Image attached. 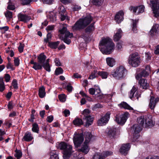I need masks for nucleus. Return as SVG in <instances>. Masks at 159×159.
<instances>
[{
	"instance_id": "obj_23",
	"label": "nucleus",
	"mask_w": 159,
	"mask_h": 159,
	"mask_svg": "<svg viewBox=\"0 0 159 159\" xmlns=\"http://www.w3.org/2000/svg\"><path fill=\"white\" fill-rule=\"evenodd\" d=\"M159 25L158 24H154L149 32V34L152 37L155 35L158 30Z\"/></svg>"
},
{
	"instance_id": "obj_7",
	"label": "nucleus",
	"mask_w": 159,
	"mask_h": 159,
	"mask_svg": "<svg viewBox=\"0 0 159 159\" xmlns=\"http://www.w3.org/2000/svg\"><path fill=\"white\" fill-rule=\"evenodd\" d=\"M126 71L123 66H120L112 70L111 73V75L116 79H119L123 77Z\"/></svg>"
},
{
	"instance_id": "obj_56",
	"label": "nucleus",
	"mask_w": 159,
	"mask_h": 159,
	"mask_svg": "<svg viewBox=\"0 0 159 159\" xmlns=\"http://www.w3.org/2000/svg\"><path fill=\"white\" fill-rule=\"evenodd\" d=\"M7 69H10L12 70H14L15 69L13 65H12L10 62L8 63L7 65Z\"/></svg>"
},
{
	"instance_id": "obj_24",
	"label": "nucleus",
	"mask_w": 159,
	"mask_h": 159,
	"mask_svg": "<svg viewBox=\"0 0 159 159\" xmlns=\"http://www.w3.org/2000/svg\"><path fill=\"white\" fill-rule=\"evenodd\" d=\"M33 139V137L31 133L29 131H27L25 134L22 139V140L26 142H30Z\"/></svg>"
},
{
	"instance_id": "obj_11",
	"label": "nucleus",
	"mask_w": 159,
	"mask_h": 159,
	"mask_svg": "<svg viewBox=\"0 0 159 159\" xmlns=\"http://www.w3.org/2000/svg\"><path fill=\"white\" fill-rule=\"evenodd\" d=\"M128 115V113L125 112L121 114L119 116L116 117L115 120L118 124L120 125H124L127 119Z\"/></svg>"
},
{
	"instance_id": "obj_3",
	"label": "nucleus",
	"mask_w": 159,
	"mask_h": 159,
	"mask_svg": "<svg viewBox=\"0 0 159 159\" xmlns=\"http://www.w3.org/2000/svg\"><path fill=\"white\" fill-rule=\"evenodd\" d=\"M57 147L63 150V157L64 159H68L72 152V146L64 142H61L57 145Z\"/></svg>"
},
{
	"instance_id": "obj_55",
	"label": "nucleus",
	"mask_w": 159,
	"mask_h": 159,
	"mask_svg": "<svg viewBox=\"0 0 159 159\" xmlns=\"http://www.w3.org/2000/svg\"><path fill=\"white\" fill-rule=\"evenodd\" d=\"M59 98L60 101L62 102H64L65 101V95L63 94L59 95Z\"/></svg>"
},
{
	"instance_id": "obj_53",
	"label": "nucleus",
	"mask_w": 159,
	"mask_h": 159,
	"mask_svg": "<svg viewBox=\"0 0 159 159\" xmlns=\"http://www.w3.org/2000/svg\"><path fill=\"white\" fill-rule=\"evenodd\" d=\"M9 29V27L8 26H5L0 27V30H1L2 33H4L7 31Z\"/></svg>"
},
{
	"instance_id": "obj_46",
	"label": "nucleus",
	"mask_w": 159,
	"mask_h": 159,
	"mask_svg": "<svg viewBox=\"0 0 159 159\" xmlns=\"http://www.w3.org/2000/svg\"><path fill=\"white\" fill-rule=\"evenodd\" d=\"M46 95L45 89L43 86L40 87V98H44Z\"/></svg>"
},
{
	"instance_id": "obj_63",
	"label": "nucleus",
	"mask_w": 159,
	"mask_h": 159,
	"mask_svg": "<svg viewBox=\"0 0 159 159\" xmlns=\"http://www.w3.org/2000/svg\"><path fill=\"white\" fill-rule=\"evenodd\" d=\"M96 89H95L94 88H91L89 89V91L90 94L91 95L95 94L96 93Z\"/></svg>"
},
{
	"instance_id": "obj_30",
	"label": "nucleus",
	"mask_w": 159,
	"mask_h": 159,
	"mask_svg": "<svg viewBox=\"0 0 159 159\" xmlns=\"http://www.w3.org/2000/svg\"><path fill=\"white\" fill-rule=\"evenodd\" d=\"M116 129L114 128H111L108 132V134L110 138H114L116 135Z\"/></svg>"
},
{
	"instance_id": "obj_27",
	"label": "nucleus",
	"mask_w": 159,
	"mask_h": 159,
	"mask_svg": "<svg viewBox=\"0 0 159 159\" xmlns=\"http://www.w3.org/2000/svg\"><path fill=\"white\" fill-rule=\"evenodd\" d=\"M122 31L120 29H118L117 32L114 35V40L115 41H118L121 37Z\"/></svg>"
},
{
	"instance_id": "obj_49",
	"label": "nucleus",
	"mask_w": 159,
	"mask_h": 159,
	"mask_svg": "<svg viewBox=\"0 0 159 159\" xmlns=\"http://www.w3.org/2000/svg\"><path fill=\"white\" fill-rule=\"evenodd\" d=\"M68 38H69L68 37H66V36H64V37H62V40H63L65 43L68 44H69L71 42V40L70 39H68Z\"/></svg>"
},
{
	"instance_id": "obj_17",
	"label": "nucleus",
	"mask_w": 159,
	"mask_h": 159,
	"mask_svg": "<svg viewBox=\"0 0 159 159\" xmlns=\"http://www.w3.org/2000/svg\"><path fill=\"white\" fill-rule=\"evenodd\" d=\"M159 101V98H155L153 96H151L149 104V107L151 110H154L157 103Z\"/></svg>"
},
{
	"instance_id": "obj_29",
	"label": "nucleus",
	"mask_w": 159,
	"mask_h": 159,
	"mask_svg": "<svg viewBox=\"0 0 159 159\" xmlns=\"http://www.w3.org/2000/svg\"><path fill=\"white\" fill-rule=\"evenodd\" d=\"M94 23H92L88 26L85 30V32L88 34H89L94 30Z\"/></svg>"
},
{
	"instance_id": "obj_12",
	"label": "nucleus",
	"mask_w": 159,
	"mask_h": 159,
	"mask_svg": "<svg viewBox=\"0 0 159 159\" xmlns=\"http://www.w3.org/2000/svg\"><path fill=\"white\" fill-rule=\"evenodd\" d=\"M110 114V112H107L104 116L102 117L98 120V125L99 126L105 125L109 120Z\"/></svg>"
},
{
	"instance_id": "obj_37",
	"label": "nucleus",
	"mask_w": 159,
	"mask_h": 159,
	"mask_svg": "<svg viewBox=\"0 0 159 159\" xmlns=\"http://www.w3.org/2000/svg\"><path fill=\"white\" fill-rule=\"evenodd\" d=\"M32 130L34 132L38 133L39 131V128L38 124L36 123L32 124Z\"/></svg>"
},
{
	"instance_id": "obj_18",
	"label": "nucleus",
	"mask_w": 159,
	"mask_h": 159,
	"mask_svg": "<svg viewBox=\"0 0 159 159\" xmlns=\"http://www.w3.org/2000/svg\"><path fill=\"white\" fill-rule=\"evenodd\" d=\"M130 148L129 143L123 144L120 148V151L122 154L126 155Z\"/></svg>"
},
{
	"instance_id": "obj_5",
	"label": "nucleus",
	"mask_w": 159,
	"mask_h": 159,
	"mask_svg": "<svg viewBox=\"0 0 159 159\" xmlns=\"http://www.w3.org/2000/svg\"><path fill=\"white\" fill-rule=\"evenodd\" d=\"M140 59L138 53H133L129 56L128 60V63L132 67H136L140 64Z\"/></svg>"
},
{
	"instance_id": "obj_8",
	"label": "nucleus",
	"mask_w": 159,
	"mask_h": 159,
	"mask_svg": "<svg viewBox=\"0 0 159 159\" xmlns=\"http://www.w3.org/2000/svg\"><path fill=\"white\" fill-rule=\"evenodd\" d=\"M90 111L88 109L84 110L82 113V117L84 120L86 121L85 126L89 127L93 123V117L90 116Z\"/></svg>"
},
{
	"instance_id": "obj_45",
	"label": "nucleus",
	"mask_w": 159,
	"mask_h": 159,
	"mask_svg": "<svg viewBox=\"0 0 159 159\" xmlns=\"http://www.w3.org/2000/svg\"><path fill=\"white\" fill-rule=\"evenodd\" d=\"M89 34H88L87 33H82L81 35L82 38L84 39L85 42H87L89 40Z\"/></svg>"
},
{
	"instance_id": "obj_26",
	"label": "nucleus",
	"mask_w": 159,
	"mask_h": 159,
	"mask_svg": "<svg viewBox=\"0 0 159 159\" xmlns=\"http://www.w3.org/2000/svg\"><path fill=\"white\" fill-rule=\"evenodd\" d=\"M141 87L143 89H147L149 86V84L147 82V80L144 79H141L139 81Z\"/></svg>"
},
{
	"instance_id": "obj_44",
	"label": "nucleus",
	"mask_w": 159,
	"mask_h": 159,
	"mask_svg": "<svg viewBox=\"0 0 159 159\" xmlns=\"http://www.w3.org/2000/svg\"><path fill=\"white\" fill-rule=\"evenodd\" d=\"M103 2V0H92L93 4L96 6L101 5Z\"/></svg>"
},
{
	"instance_id": "obj_6",
	"label": "nucleus",
	"mask_w": 159,
	"mask_h": 159,
	"mask_svg": "<svg viewBox=\"0 0 159 159\" xmlns=\"http://www.w3.org/2000/svg\"><path fill=\"white\" fill-rule=\"evenodd\" d=\"M47 57L44 53H40V70L43 67L48 72L51 71V66L49 63V59H46Z\"/></svg>"
},
{
	"instance_id": "obj_35",
	"label": "nucleus",
	"mask_w": 159,
	"mask_h": 159,
	"mask_svg": "<svg viewBox=\"0 0 159 159\" xmlns=\"http://www.w3.org/2000/svg\"><path fill=\"white\" fill-rule=\"evenodd\" d=\"M49 16L51 21L54 22L57 20L56 13L54 12H51L49 13Z\"/></svg>"
},
{
	"instance_id": "obj_54",
	"label": "nucleus",
	"mask_w": 159,
	"mask_h": 159,
	"mask_svg": "<svg viewBox=\"0 0 159 159\" xmlns=\"http://www.w3.org/2000/svg\"><path fill=\"white\" fill-rule=\"evenodd\" d=\"M123 43V42L121 41L118 42L116 47L118 50H120L122 48V47Z\"/></svg>"
},
{
	"instance_id": "obj_28",
	"label": "nucleus",
	"mask_w": 159,
	"mask_h": 159,
	"mask_svg": "<svg viewBox=\"0 0 159 159\" xmlns=\"http://www.w3.org/2000/svg\"><path fill=\"white\" fill-rule=\"evenodd\" d=\"M118 106L121 108H123L125 109L132 110H133V108L131 107L126 102H122L118 105Z\"/></svg>"
},
{
	"instance_id": "obj_50",
	"label": "nucleus",
	"mask_w": 159,
	"mask_h": 159,
	"mask_svg": "<svg viewBox=\"0 0 159 159\" xmlns=\"http://www.w3.org/2000/svg\"><path fill=\"white\" fill-rule=\"evenodd\" d=\"M63 72L62 69L60 67L57 68L55 71V74L57 75L62 74Z\"/></svg>"
},
{
	"instance_id": "obj_2",
	"label": "nucleus",
	"mask_w": 159,
	"mask_h": 159,
	"mask_svg": "<svg viewBox=\"0 0 159 159\" xmlns=\"http://www.w3.org/2000/svg\"><path fill=\"white\" fill-rule=\"evenodd\" d=\"M93 18L90 15L80 19L75 24L72 26V29L74 31L80 30L85 28L92 20Z\"/></svg>"
},
{
	"instance_id": "obj_51",
	"label": "nucleus",
	"mask_w": 159,
	"mask_h": 159,
	"mask_svg": "<svg viewBox=\"0 0 159 159\" xmlns=\"http://www.w3.org/2000/svg\"><path fill=\"white\" fill-rule=\"evenodd\" d=\"M33 0H20L21 3L23 5H27L29 4Z\"/></svg>"
},
{
	"instance_id": "obj_20",
	"label": "nucleus",
	"mask_w": 159,
	"mask_h": 159,
	"mask_svg": "<svg viewBox=\"0 0 159 159\" xmlns=\"http://www.w3.org/2000/svg\"><path fill=\"white\" fill-rule=\"evenodd\" d=\"M144 9V6L143 5L136 7H131V10L133 11V12L136 13L137 14L143 12Z\"/></svg>"
},
{
	"instance_id": "obj_33",
	"label": "nucleus",
	"mask_w": 159,
	"mask_h": 159,
	"mask_svg": "<svg viewBox=\"0 0 159 159\" xmlns=\"http://www.w3.org/2000/svg\"><path fill=\"white\" fill-rule=\"evenodd\" d=\"M106 61L107 64L111 67H112L115 64V61L112 58H106Z\"/></svg>"
},
{
	"instance_id": "obj_61",
	"label": "nucleus",
	"mask_w": 159,
	"mask_h": 159,
	"mask_svg": "<svg viewBox=\"0 0 159 159\" xmlns=\"http://www.w3.org/2000/svg\"><path fill=\"white\" fill-rule=\"evenodd\" d=\"M14 65L16 66H18L19 65V59L18 58H14Z\"/></svg>"
},
{
	"instance_id": "obj_41",
	"label": "nucleus",
	"mask_w": 159,
	"mask_h": 159,
	"mask_svg": "<svg viewBox=\"0 0 159 159\" xmlns=\"http://www.w3.org/2000/svg\"><path fill=\"white\" fill-rule=\"evenodd\" d=\"M5 88L3 78H0V91L3 92Z\"/></svg>"
},
{
	"instance_id": "obj_1",
	"label": "nucleus",
	"mask_w": 159,
	"mask_h": 159,
	"mask_svg": "<svg viewBox=\"0 0 159 159\" xmlns=\"http://www.w3.org/2000/svg\"><path fill=\"white\" fill-rule=\"evenodd\" d=\"M114 44L109 38L103 39L100 43L99 48L103 54H110L114 50Z\"/></svg>"
},
{
	"instance_id": "obj_40",
	"label": "nucleus",
	"mask_w": 159,
	"mask_h": 159,
	"mask_svg": "<svg viewBox=\"0 0 159 159\" xmlns=\"http://www.w3.org/2000/svg\"><path fill=\"white\" fill-rule=\"evenodd\" d=\"M15 152L16 153L14 154V156L17 158V159H19L22 157V153L20 150L16 149Z\"/></svg>"
},
{
	"instance_id": "obj_43",
	"label": "nucleus",
	"mask_w": 159,
	"mask_h": 159,
	"mask_svg": "<svg viewBox=\"0 0 159 159\" xmlns=\"http://www.w3.org/2000/svg\"><path fill=\"white\" fill-rule=\"evenodd\" d=\"M5 15L7 20H9L12 18V12L8 11L5 13Z\"/></svg>"
},
{
	"instance_id": "obj_25",
	"label": "nucleus",
	"mask_w": 159,
	"mask_h": 159,
	"mask_svg": "<svg viewBox=\"0 0 159 159\" xmlns=\"http://www.w3.org/2000/svg\"><path fill=\"white\" fill-rule=\"evenodd\" d=\"M89 150V147L88 146V143L84 142L80 149H78L79 152H81L85 154H87Z\"/></svg>"
},
{
	"instance_id": "obj_64",
	"label": "nucleus",
	"mask_w": 159,
	"mask_h": 159,
	"mask_svg": "<svg viewBox=\"0 0 159 159\" xmlns=\"http://www.w3.org/2000/svg\"><path fill=\"white\" fill-rule=\"evenodd\" d=\"M145 159H159L158 156H148Z\"/></svg>"
},
{
	"instance_id": "obj_62",
	"label": "nucleus",
	"mask_w": 159,
	"mask_h": 159,
	"mask_svg": "<svg viewBox=\"0 0 159 159\" xmlns=\"http://www.w3.org/2000/svg\"><path fill=\"white\" fill-rule=\"evenodd\" d=\"M102 106L99 103H97L95 104L93 107V110H94L97 108H102Z\"/></svg>"
},
{
	"instance_id": "obj_32",
	"label": "nucleus",
	"mask_w": 159,
	"mask_h": 159,
	"mask_svg": "<svg viewBox=\"0 0 159 159\" xmlns=\"http://www.w3.org/2000/svg\"><path fill=\"white\" fill-rule=\"evenodd\" d=\"M50 159H59V157L57 151H52L50 153Z\"/></svg>"
},
{
	"instance_id": "obj_19",
	"label": "nucleus",
	"mask_w": 159,
	"mask_h": 159,
	"mask_svg": "<svg viewBox=\"0 0 159 159\" xmlns=\"http://www.w3.org/2000/svg\"><path fill=\"white\" fill-rule=\"evenodd\" d=\"M59 31L61 34H65V36H66V37H68L70 38L73 37L72 33H70L68 31L66 27L64 25L63 26L62 28L59 30Z\"/></svg>"
},
{
	"instance_id": "obj_60",
	"label": "nucleus",
	"mask_w": 159,
	"mask_h": 159,
	"mask_svg": "<svg viewBox=\"0 0 159 159\" xmlns=\"http://www.w3.org/2000/svg\"><path fill=\"white\" fill-rule=\"evenodd\" d=\"M44 3L51 4L53 3L54 0H42Z\"/></svg>"
},
{
	"instance_id": "obj_13",
	"label": "nucleus",
	"mask_w": 159,
	"mask_h": 159,
	"mask_svg": "<svg viewBox=\"0 0 159 159\" xmlns=\"http://www.w3.org/2000/svg\"><path fill=\"white\" fill-rule=\"evenodd\" d=\"M84 138L83 134H77L74 137L73 141L75 146H79L83 141Z\"/></svg>"
},
{
	"instance_id": "obj_36",
	"label": "nucleus",
	"mask_w": 159,
	"mask_h": 159,
	"mask_svg": "<svg viewBox=\"0 0 159 159\" xmlns=\"http://www.w3.org/2000/svg\"><path fill=\"white\" fill-rule=\"evenodd\" d=\"M30 63L33 65L32 68L35 70L40 69V63L34 62L33 60L31 61Z\"/></svg>"
},
{
	"instance_id": "obj_38",
	"label": "nucleus",
	"mask_w": 159,
	"mask_h": 159,
	"mask_svg": "<svg viewBox=\"0 0 159 159\" xmlns=\"http://www.w3.org/2000/svg\"><path fill=\"white\" fill-rule=\"evenodd\" d=\"M138 22V20H133L132 30L133 32L135 33H137V25Z\"/></svg>"
},
{
	"instance_id": "obj_59",
	"label": "nucleus",
	"mask_w": 159,
	"mask_h": 159,
	"mask_svg": "<svg viewBox=\"0 0 159 159\" xmlns=\"http://www.w3.org/2000/svg\"><path fill=\"white\" fill-rule=\"evenodd\" d=\"M10 76L9 74H6L5 75L4 78L6 82H8L10 80Z\"/></svg>"
},
{
	"instance_id": "obj_47",
	"label": "nucleus",
	"mask_w": 159,
	"mask_h": 159,
	"mask_svg": "<svg viewBox=\"0 0 159 159\" xmlns=\"http://www.w3.org/2000/svg\"><path fill=\"white\" fill-rule=\"evenodd\" d=\"M8 4V5L7 8L8 9L13 10L15 9V6L14 5L12 4V3L11 2V0H9Z\"/></svg>"
},
{
	"instance_id": "obj_10",
	"label": "nucleus",
	"mask_w": 159,
	"mask_h": 159,
	"mask_svg": "<svg viewBox=\"0 0 159 159\" xmlns=\"http://www.w3.org/2000/svg\"><path fill=\"white\" fill-rule=\"evenodd\" d=\"M150 5L153 11L154 16L157 17L159 16V2L151 0Z\"/></svg>"
},
{
	"instance_id": "obj_58",
	"label": "nucleus",
	"mask_w": 159,
	"mask_h": 159,
	"mask_svg": "<svg viewBox=\"0 0 159 159\" xmlns=\"http://www.w3.org/2000/svg\"><path fill=\"white\" fill-rule=\"evenodd\" d=\"M52 37V35L51 33H48L47 35V38L44 39V41L46 42H48Z\"/></svg>"
},
{
	"instance_id": "obj_57",
	"label": "nucleus",
	"mask_w": 159,
	"mask_h": 159,
	"mask_svg": "<svg viewBox=\"0 0 159 159\" xmlns=\"http://www.w3.org/2000/svg\"><path fill=\"white\" fill-rule=\"evenodd\" d=\"M97 71L94 70L93 72L91 75L89 77V79H93L95 78L96 77V75H95V74L97 73Z\"/></svg>"
},
{
	"instance_id": "obj_48",
	"label": "nucleus",
	"mask_w": 159,
	"mask_h": 159,
	"mask_svg": "<svg viewBox=\"0 0 159 159\" xmlns=\"http://www.w3.org/2000/svg\"><path fill=\"white\" fill-rule=\"evenodd\" d=\"M113 152L111 151H106L102 153L101 155L104 157H106L112 154Z\"/></svg>"
},
{
	"instance_id": "obj_34",
	"label": "nucleus",
	"mask_w": 159,
	"mask_h": 159,
	"mask_svg": "<svg viewBox=\"0 0 159 159\" xmlns=\"http://www.w3.org/2000/svg\"><path fill=\"white\" fill-rule=\"evenodd\" d=\"M63 8L62 11L60 12L59 14L60 15V18L61 20L63 21L65 19H68V17L67 16L64 15V12H65V10L64 9V7L62 6L61 7V9Z\"/></svg>"
},
{
	"instance_id": "obj_22",
	"label": "nucleus",
	"mask_w": 159,
	"mask_h": 159,
	"mask_svg": "<svg viewBox=\"0 0 159 159\" xmlns=\"http://www.w3.org/2000/svg\"><path fill=\"white\" fill-rule=\"evenodd\" d=\"M123 15V12L121 11L116 13L115 16V20L117 23H119L123 20L124 19Z\"/></svg>"
},
{
	"instance_id": "obj_52",
	"label": "nucleus",
	"mask_w": 159,
	"mask_h": 159,
	"mask_svg": "<svg viewBox=\"0 0 159 159\" xmlns=\"http://www.w3.org/2000/svg\"><path fill=\"white\" fill-rule=\"evenodd\" d=\"M12 85L13 86V88L15 89H17L18 88L17 86V81L16 79H14L13 80L12 82Z\"/></svg>"
},
{
	"instance_id": "obj_39",
	"label": "nucleus",
	"mask_w": 159,
	"mask_h": 159,
	"mask_svg": "<svg viewBox=\"0 0 159 159\" xmlns=\"http://www.w3.org/2000/svg\"><path fill=\"white\" fill-rule=\"evenodd\" d=\"M98 74L102 79H106L108 74L107 72L105 71H99Z\"/></svg>"
},
{
	"instance_id": "obj_14",
	"label": "nucleus",
	"mask_w": 159,
	"mask_h": 159,
	"mask_svg": "<svg viewBox=\"0 0 159 159\" xmlns=\"http://www.w3.org/2000/svg\"><path fill=\"white\" fill-rule=\"evenodd\" d=\"M146 69H143L141 71L139 74H138L135 77L136 79L139 80L140 78L142 77H145L148 76L150 72V67L148 65L146 66Z\"/></svg>"
},
{
	"instance_id": "obj_21",
	"label": "nucleus",
	"mask_w": 159,
	"mask_h": 159,
	"mask_svg": "<svg viewBox=\"0 0 159 159\" xmlns=\"http://www.w3.org/2000/svg\"><path fill=\"white\" fill-rule=\"evenodd\" d=\"M18 19L20 21H23L26 22L29 21L31 19L30 16H28L23 14L21 13H20L18 16Z\"/></svg>"
},
{
	"instance_id": "obj_15",
	"label": "nucleus",
	"mask_w": 159,
	"mask_h": 159,
	"mask_svg": "<svg viewBox=\"0 0 159 159\" xmlns=\"http://www.w3.org/2000/svg\"><path fill=\"white\" fill-rule=\"evenodd\" d=\"M83 134L85 139L84 142L88 143L90 141H93L96 139V137L92 135L90 132L86 131Z\"/></svg>"
},
{
	"instance_id": "obj_31",
	"label": "nucleus",
	"mask_w": 159,
	"mask_h": 159,
	"mask_svg": "<svg viewBox=\"0 0 159 159\" xmlns=\"http://www.w3.org/2000/svg\"><path fill=\"white\" fill-rule=\"evenodd\" d=\"M73 123L75 125L80 126L83 124V122L81 119L76 118L73 121Z\"/></svg>"
},
{
	"instance_id": "obj_9",
	"label": "nucleus",
	"mask_w": 159,
	"mask_h": 159,
	"mask_svg": "<svg viewBox=\"0 0 159 159\" xmlns=\"http://www.w3.org/2000/svg\"><path fill=\"white\" fill-rule=\"evenodd\" d=\"M142 127L138 124H135L132 127L131 130L133 133V142L137 141L139 137V133L142 130Z\"/></svg>"
},
{
	"instance_id": "obj_4",
	"label": "nucleus",
	"mask_w": 159,
	"mask_h": 159,
	"mask_svg": "<svg viewBox=\"0 0 159 159\" xmlns=\"http://www.w3.org/2000/svg\"><path fill=\"white\" fill-rule=\"evenodd\" d=\"M152 116L150 115L148 116H141L137 118L138 124L141 127L147 128L151 127L154 125Z\"/></svg>"
},
{
	"instance_id": "obj_42",
	"label": "nucleus",
	"mask_w": 159,
	"mask_h": 159,
	"mask_svg": "<svg viewBox=\"0 0 159 159\" xmlns=\"http://www.w3.org/2000/svg\"><path fill=\"white\" fill-rule=\"evenodd\" d=\"M59 43L60 42L59 41H57L54 42H49V45L51 48L56 49L57 48Z\"/></svg>"
},
{
	"instance_id": "obj_16",
	"label": "nucleus",
	"mask_w": 159,
	"mask_h": 159,
	"mask_svg": "<svg viewBox=\"0 0 159 159\" xmlns=\"http://www.w3.org/2000/svg\"><path fill=\"white\" fill-rule=\"evenodd\" d=\"M137 90L136 88L135 87L133 86L129 93V96L130 98L132 99L133 98H136L138 100H139V98L140 97L141 94L138 92H136Z\"/></svg>"
}]
</instances>
